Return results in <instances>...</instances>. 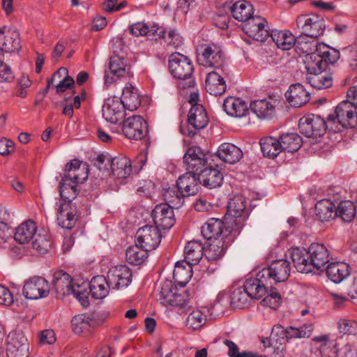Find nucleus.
Segmentation results:
<instances>
[{"instance_id":"35","label":"nucleus","mask_w":357,"mask_h":357,"mask_svg":"<svg viewBox=\"0 0 357 357\" xmlns=\"http://www.w3.org/2000/svg\"><path fill=\"white\" fill-rule=\"evenodd\" d=\"M328 278L335 283H340L349 276L351 268L347 263L336 261L329 264L326 268Z\"/></svg>"},{"instance_id":"64","label":"nucleus","mask_w":357,"mask_h":357,"mask_svg":"<svg viewBox=\"0 0 357 357\" xmlns=\"http://www.w3.org/2000/svg\"><path fill=\"white\" fill-rule=\"evenodd\" d=\"M206 316L199 310L191 312L187 319V326L193 330H197L205 324Z\"/></svg>"},{"instance_id":"5","label":"nucleus","mask_w":357,"mask_h":357,"mask_svg":"<svg viewBox=\"0 0 357 357\" xmlns=\"http://www.w3.org/2000/svg\"><path fill=\"white\" fill-rule=\"evenodd\" d=\"M261 272L271 285L285 282L290 275V262L284 259L275 260L268 267L262 268Z\"/></svg>"},{"instance_id":"19","label":"nucleus","mask_w":357,"mask_h":357,"mask_svg":"<svg viewBox=\"0 0 357 357\" xmlns=\"http://www.w3.org/2000/svg\"><path fill=\"white\" fill-rule=\"evenodd\" d=\"M20 38L19 32L10 27L0 29V54L17 52L20 50Z\"/></svg>"},{"instance_id":"56","label":"nucleus","mask_w":357,"mask_h":357,"mask_svg":"<svg viewBox=\"0 0 357 357\" xmlns=\"http://www.w3.org/2000/svg\"><path fill=\"white\" fill-rule=\"evenodd\" d=\"M159 30V26L158 24H153L149 27L146 23L139 22L131 24L129 26L130 33L135 36H149L154 37L158 36V31Z\"/></svg>"},{"instance_id":"4","label":"nucleus","mask_w":357,"mask_h":357,"mask_svg":"<svg viewBox=\"0 0 357 357\" xmlns=\"http://www.w3.org/2000/svg\"><path fill=\"white\" fill-rule=\"evenodd\" d=\"M296 24L301 33L311 38L323 35L326 28L324 18L314 13L299 15L296 19Z\"/></svg>"},{"instance_id":"27","label":"nucleus","mask_w":357,"mask_h":357,"mask_svg":"<svg viewBox=\"0 0 357 357\" xmlns=\"http://www.w3.org/2000/svg\"><path fill=\"white\" fill-rule=\"evenodd\" d=\"M198 175L188 172L180 176L176 181V187L185 197L195 195L199 190Z\"/></svg>"},{"instance_id":"10","label":"nucleus","mask_w":357,"mask_h":357,"mask_svg":"<svg viewBox=\"0 0 357 357\" xmlns=\"http://www.w3.org/2000/svg\"><path fill=\"white\" fill-rule=\"evenodd\" d=\"M201 50V53H199L197 56V61L200 65L218 69L222 67L224 57L220 46L211 43L203 45Z\"/></svg>"},{"instance_id":"25","label":"nucleus","mask_w":357,"mask_h":357,"mask_svg":"<svg viewBox=\"0 0 357 357\" xmlns=\"http://www.w3.org/2000/svg\"><path fill=\"white\" fill-rule=\"evenodd\" d=\"M312 270H321L329 262L330 254L326 247L319 243H312L307 249Z\"/></svg>"},{"instance_id":"26","label":"nucleus","mask_w":357,"mask_h":357,"mask_svg":"<svg viewBox=\"0 0 357 357\" xmlns=\"http://www.w3.org/2000/svg\"><path fill=\"white\" fill-rule=\"evenodd\" d=\"M232 241V237H222L208 241V244L204 252L206 258L211 261L219 260L224 256L229 243Z\"/></svg>"},{"instance_id":"63","label":"nucleus","mask_w":357,"mask_h":357,"mask_svg":"<svg viewBox=\"0 0 357 357\" xmlns=\"http://www.w3.org/2000/svg\"><path fill=\"white\" fill-rule=\"evenodd\" d=\"M32 246L39 253L45 254L50 249L52 242L45 235L36 234L32 241Z\"/></svg>"},{"instance_id":"30","label":"nucleus","mask_w":357,"mask_h":357,"mask_svg":"<svg viewBox=\"0 0 357 357\" xmlns=\"http://www.w3.org/2000/svg\"><path fill=\"white\" fill-rule=\"evenodd\" d=\"M197 175L199 183L210 189L220 187L223 181L220 171L211 167H204Z\"/></svg>"},{"instance_id":"20","label":"nucleus","mask_w":357,"mask_h":357,"mask_svg":"<svg viewBox=\"0 0 357 357\" xmlns=\"http://www.w3.org/2000/svg\"><path fill=\"white\" fill-rule=\"evenodd\" d=\"M152 218L155 227L162 229H169L175 223L173 208L168 204L157 205L152 211Z\"/></svg>"},{"instance_id":"42","label":"nucleus","mask_w":357,"mask_h":357,"mask_svg":"<svg viewBox=\"0 0 357 357\" xmlns=\"http://www.w3.org/2000/svg\"><path fill=\"white\" fill-rule=\"evenodd\" d=\"M316 57L318 56V60L314 64L320 66L322 61L331 64L335 63L339 59L340 53L338 50L330 48L329 46L324 43H319L316 48Z\"/></svg>"},{"instance_id":"14","label":"nucleus","mask_w":357,"mask_h":357,"mask_svg":"<svg viewBox=\"0 0 357 357\" xmlns=\"http://www.w3.org/2000/svg\"><path fill=\"white\" fill-rule=\"evenodd\" d=\"M183 163L188 172L198 174L201 170L206 167V153L199 146H191L187 149L183 156Z\"/></svg>"},{"instance_id":"15","label":"nucleus","mask_w":357,"mask_h":357,"mask_svg":"<svg viewBox=\"0 0 357 357\" xmlns=\"http://www.w3.org/2000/svg\"><path fill=\"white\" fill-rule=\"evenodd\" d=\"M161 234L157 227L145 225L139 228L136 234L137 243L151 251L158 247L161 241Z\"/></svg>"},{"instance_id":"53","label":"nucleus","mask_w":357,"mask_h":357,"mask_svg":"<svg viewBox=\"0 0 357 357\" xmlns=\"http://www.w3.org/2000/svg\"><path fill=\"white\" fill-rule=\"evenodd\" d=\"M163 197L166 202L165 204H168L172 208H179L183 206L185 196L178 188L169 187L164 189Z\"/></svg>"},{"instance_id":"44","label":"nucleus","mask_w":357,"mask_h":357,"mask_svg":"<svg viewBox=\"0 0 357 357\" xmlns=\"http://www.w3.org/2000/svg\"><path fill=\"white\" fill-rule=\"evenodd\" d=\"M309 36L301 34L296 38V43L294 46L298 53L304 54L310 59L314 58L316 60V48L319 45L314 40H309Z\"/></svg>"},{"instance_id":"8","label":"nucleus","mask_w":357,"mask_h":357,"mask_svg":"<svg viewBox=\"0 0 357 357\" xmlns=\"http://www.w3.org/2000/svg\"><path fill=\"white\" fill-rule=\"evenodd\" d=\"M50 291V286L45 278L33 276L24 282L22 293L28 299L37 300L47 297Z\"/></svg>"},{"instance_id":"49","label":"nucleus","mask_w":357,"mask_h":357,"mask_svg":"<svg viewBox=\"0 0 357 357\" xmlns=\"http://www.w3.org/2000/svg\"><path fill=\"white\" fill-rule=\"evenodd\" d=\"M192 266L189 264L185 265L183 261L176 263L173 278L178 284L184 287L190 281L192 276Z\"/></svg>"},{"instance_id":"39","label":"nucleus","mask_w":357,"mask_h":357,"mask_svg":"<svg viewBox=\"0 0 357 357\" xmlns=\"http://www.w3.org/2000/svg\"><path fill=\"white\" fill-rule=\"evenodd\" d=\"M119 100L125 108L130 112L135 111L141 105L138 90L131 84L124 87L122 96Z\"/></svg>"},{"instance_id":"61","label":"nucleus","mask_w":357,"mask_h":357,"mask_svg":"<svg viewBox=\"0 0 357 357\" xmlns=\"http://www.w3.org/2000/svg\"><path fill=\"white\" fill-rule=\"evenodd\" d=\"M266 294L267 295L261 301V303L263 305L268 306L271 309H278L282 303V297L280 293L277 291L275 288H273V287L271 286Z\"/></svg>"},{"instance_id":"43","label":"nucleus","mask_w":357,"mask_h":357,"mask_svg":"<svg viewBox=\"0 0 357 357\" xmlns=\"http://www.w3.org/2000/svg\"><path fill=\"white\" fill-rule=\"evenodd\" d=\"M277 47L282 50H289L296 43V38L289 31H273L270 34Z\"/></svg>"},{"instance_id":"6","label":"nucleus","mask_w":357,"mask_h":357,"mask_svg":"<svg viewBox=\"0 0 357 357\" xmlns=\"http://www.w3.org/2000/svg\"><path fill=\"white\" fill-rule=\"evenodd\" d=\"M298 128L301 133L307 137L317 138L323 136L326 130V122L321 116L310 114L300 119Z\"/></svg>"},{"instance_id":"29","label":"nucleus","mask_w":357,"mask_h":357,"mask_svg":"<svg viewBox=\"0 0 357 357\" xmlns=\"http://www.w3.org/2000/svg\"><path fill=\"white\" fill-rule=\"evenodd\" d=\"M110 167L113 176L120 182L128 178L132 172L130 160L123 155L113 158Z\"/></svg>"},{"instance_id":"51","label":"nucleus","mask_w":357,"mask_h":357,"mask_svg":"<svg viewBox=\"0 0 357 357\" xmlns=\"http://www.w3.org/2000/svg\"><path fill=\"white\" fill-rule=\"evenodd\" d=\"M148 250L139 243L132 245L126 250V260L130 264L139 265L148 257Z\"/></svg>"},{"instance_id":"55","label":"nucleus","mask_w":357,"mask_h":357,"mask_svg":"<svg viewBox=\"0 0 357 357\" xmlns=\"http://www.w3.org/2000/svg\"><path fill=\"white\" fill-rule=\"evenodd\" d=\"M264 348H269L278 357L283 355L285 349V340L284 336H267L261 339Z\"/></svg>"},{"instance_id":"54","label":"nucleus","mask_w":357,"mask_h":357,"mask_svg":"<svg viewBox=\"0 0 357 357\" xmlns=\"http://www.w3.org/2000/svg\"><path fill=\"white\" fill-rule=\"evenodd\" d=\"M280 142L282 151L294 153L301 148L302 139L296 133H286L280 135Z\"/></svg>"},{"instance_id":"22","label":"nucleus","mask_w":357,"mask_h":357,"mask_svg":"<svg viewBox=\"0 0 357 357\" xmlns=\"http://www.w3.org/2000/svg\"><path fill=\"white\" fill-rule=\"evenodd\" d=\"M4 344L7 357H29V342L26 336H6Z\"/></svg>"},{"instance_id":"57","label":"nucleus","mask_w":357,"mask_h":357,"mask_svg":"<svg viewBox=\"0 0 357 357\" xmlns=\"http://www.w3.org/2000/svg\"><path fill=\"white\" fill-rule=\"evenodd\" d=\"M251 301L244 286L234 289L230 296V304L234 307H245L250 305Z\"/></svg>"},{"instance_id":"31","label":"nucleus","mask_w":357,"mask_h":357,"mask_svg":"<svg viewBox=\"0 0 357 357\" xmlns=\"http://www.w3.org/2000/svg\"><path fill=\"white\" fill-rule=\"evenodd\" d=\"M217 155L223 162L235 164L243 158V151L240 148L231 143H223L218 149Z\"/></svg>"},{"instance_id":"32","label":"nucleus","mask_w":357,"mask_h":357,"mask_svg":"<svg viewBox=\"0 0 357 357\" xmlns=\"http://www.w3.org/2000/svg\"><path fill=\"white\" fill-rule=\"evenodd\" d=\"M227 85L222 76L216 71L209 72L205 79V89L213 96H220L226 91Z\"/></svg>"},{"instance_id":"48","label":"nucleus","mask_w":357,"mask_h":357,"mask_svg":"<svg viewBox=\"0 0 357 357\" xmlns=\"http://www.w3.org/2000/svg\"><path fill=\"white\" fill-rule=\"evenodd\" d=\"M337 218L344 222H350L354 218H357V207L349 200L342 201L336 206Z\"/></svg>"},{"instance_id":"47","label":"nucleus","mask_w":357,"mask_h":357,"mask_svg":"<svg viewBox=\"0 0 357 357\" xmlns=\"http://www.w3.org/2000/svg\"><path fill=\"white\" fill-rule=\"evenodd\" d=\"M250 109L261 119H271L275 114V107L266 100H257L251 102Z\"/></svg>"},{"instance_id":"33","label":"nucleus","mask_w":357,"mask_h":357,"mask_svg":"<svg viewBox=\"0 0 357 357\" xmlns=\"http://www.w3.org/2000/svg\"><path fill=\"white\" fill-rule=\"evenodd\" d=\"M222 107L228 115L236 118L243 117L248 112L246 102L239 98H227L223 102Z\"/></svg>"},{"instance_id":"50","label":"nucleus","mask_w":357,"mask_h":357,"mask_svg":"<svg viewBox=\"0 0 357 357\" xmlns=\"http://www.w3.org/2000/svg\"><path fill=\"white\" fill-rule=\"evenodd\" d=\"M109 70L116 77L129 75L130 66L127 64L123 55L114 54L110 58Z\"/></svg>"},{"instance_id":"12","label":"nucleus","mask_w":357,"mask_h":357,"mask_svg":"<svg viewBox=\"0 0 357 357\" xmlns=\"http://www.w3.org/2000/svg\"><path fill=\"white\" fill-rule=\"evenodd\" d=\"M122 123L123 132L129 139H142L147 134V123L140 116L132 115L126 118Z\"/></svg>"},{"instance_id":"41","label":"nucleus","mask_w":357,"mask_h":357,"mask_svg":"<svg viewBox=\"0 0 357 357\" xmlns=\"http://www.w3.org/2000/svg\"><path fill=\"white\" fill-rule=\"evenodd\" d=\"M111 285L103 275L94 276L91 280V296L96 299H102L109 293Z\"/></svg>"},{"instance_id":"37","label":"nucleus","mask_w":357,"mask_h":357,"mask_svg":"<svg viewBox=\"0 0 357 357\" xmlns=\"http://www.w3.org/2000/svg\"><path fill=\"white\" fill-rule=\"evenodd\" d=\"M204 245L200 241L192 240L186 244L184 248L185 263L196 265L204 255Z\"/></svg>"},{"instance_id":"52","label":"nucleus","mask_w":357,"mask_h":357,"mask_svg":"<svg viewBox=\"0 0 357 357\" xmlns=\"http://www.w3.org/2000/svg\"><path fill=\"white\" fill-rule=\"evenodd\" d=\"M312 331V324H305L299 328L292 326L284 328L281 324H276L272 327L271 335H307Z\"/></svg>"},{"instance_id":"60","label":"nucleus","mask_w":357,"mask_h":357,"mask_svg":"<svg viewBox=\"0 0 357 357\" xmlns=\"http://www.w3.org/2000/svg\"><path fill=\"white\" fill-rule=\"evenodd\" d=\"M73 294L83 307L89 306V282L84 280L81 284L77 282Z\"/></svg>"},{"instance_id":"17","label":"nucleus","mask_w":357,"mask_h":357,"mask_svg":"<svg viewBox=\"0 0 357 357\" xmlns=\"http://www.w3.org/2000/svg\"><path fill=\"white\" fill-rule=\"evenodd\" d=\"M108 282L114 289L127 287L132 281V273L125 265H119L110 268L107 273Z\"/></svg>"},{"instance_id":"7","label":"nucleus","mask_w":357,"mask_h":357,"mask_svg":"<svg viewBox=\"0 0 357 357\" xmlns=\"http://www.w3.org/2000/svg\"><path fill=\"white\" fill-rule=\"evenodd\" d=\"M335 120L343 128H354L357 125L356 107L349 101L341 102L335 108V115L328 116L329 121Z\"/></svg>"},{"instance_id":"40","label":"nucleus","mask_w":357,"mask_h":357,"mask_svg":"<svg viewBox=\"0 0 357 357\" xmlns=\"http://www.w3.org/2000/svg\"><path fill=\"white\" fill-rule=\"evenodd\" d=\"M36 231V224L33 220H26L17 227L14 238L20 244L28 243L34 238Z\"/></svg>"},{"instance_id":"23","label":"nucleus","mask_w":357,"mask_h":357,"mask_svg":"<svg viewBox=\"0 0 357 357\" xmlns=\"http://www.w3.org/2000/svg\"><path fill=\"white\" fill-rule=\"evenodd\" d=\"M271 286L264 275L262 276L261 271L257 273L256 278L248 279L244 283V287L252 300L261 298L266 294Z\"/></svg>"},{"instance_id":"59","label":"nucleus","mask_w":357,"mask_h":357,"mask_svg":"<svg viewBox=\"0 0 357 357\" xmlns=\"http://www.w3.org/2000/svg\"><path fill=\"white\" fill-rule=\"evenodd\" d=\"M158 36L162 38L167 45L173 46L176 48L183 43V38L180 34L174 29H165L159 26Z\"/></svg>"},{"instance_id":"36","label":"nucleus","mask_w":357,"mask_h":357,"mask_svg":"<svg viewBox=\"0 0 357 357\" xmlns=\"http://www.w3.org/2000/svg\"><path fill=\"white\" fill-rule=\"evenodd\" d=\"M314 344H317L322 357H337L338 343L337 340H330L329 336H315L312 339Z\"/></svg>"},{"instance_id":"38","label":"nucleus","mask_w":357,"mask_h":357,"mask_svg":"<svg viewBox=\"0 0 357 357\" xmlns=\"http://www.w3.org/2000/svg\"><path fill=\"white\" fill-rule=\"evenodd\" d=\"M315 215L320 221L329 222L337 218L336 206L330 199H321L315 205Z\"/></svg>"},{"instance_id":"28","label":"nucleus","mask_w":357,"mask_h":357,"mask_svg":"<svg viewBox=\"0 0 357 357\" xmlns=\"http://www.w3.org/2000/svg\"><path fill=\"white\" fill-rule=\"evenodd\" d=\"M288 102L294 107H300L310 100V94L301 84H291L285 93Z\"/></svg>"},{"instance_id":"18","label":"nucleus","mask_w":357,"mask_h":357,"mask_svg":"<svg viewBox=\"0 0 357 357\" xmlns=\"http://www.w3.org/2000/svg\"><path fill=\"white\" fill-rule=\"evenodd\" d=\"M208 123V119L204 107L200 104L192 105L188 112V135L194 136L195 130L204 128Z\"/></svg>"},{"instance_id":"45","label":"nucleus","mask_w":357,"mask_h":357,"mask_svg":"<svg viewBox=\"0 0 357 357\" xmlns=\"http://www.w3.org/2000/svg\"><path fill=\"white\" fill-rule=\"evenodd\" d=\"M260 146L263 155L269 158H275L282 151L280 139L271 136L261 139Z\"/></svg>"},{"instance_id":"24","label":"nucleus","mask_w":357,"mask_h":357,"mask_svg":"<svg viewBox=\"0 0 357 357\" xmlns=\"http://www.w3.org/2000/svg\"><path fill=\"white\" fill-rule=\"evenodd\" d=\"M201 233L203 237L208 241L217 238L231 237L230 231L224 227L223 222L218 218L208 219L202 227Z\"/></svg>"},{"instance_id":"13","label":"nucleus","mask_w":357,"mask_h":357,"mask_svg":"<svg viewBox=\"0 0 357 357\" xmlns=\"http://www.w3.org/2000/svg\"><path fill=\"white\" fill-rule=\"evenodd\" d=\"M305 68L307 70L306 79L312 87L323 89L332 86V77L326 72L321 71L320 66L307 61Z\"/></svg>"},{"instance_id":"1","label":"nucleus","mask_w":357,"mask_h":357,"mask_svg":"<svg viewBox=\"0 0 357 357\" xmlns=\"http://www.w3.org/2000/svg\"><path fill=\"white\" fill-rule=\"evenodd\" d=\"M89 171L88 164L77 159L71 160L65 167L63 176L59 185L61 199L55 204L56 222L63 229H71L75 225L78 215L77 206L72 201L78 195V185L87 180Z\"/></svg>"},{"instance_id":"3","label":"nucleus","mask_w":357,"mask_h":357,"mask_svg":"<svg viewBox=\"0 0 357 357\" xmlns=\"http://www.w3.org/2000/svg\"><path fill=\"white\" fill-rule=\"evenodd\" d=\"M156 298L162 305H172L185 310L189 306L187 291L178 289L171 280L161 281L156 289Z\"/></svg>"},{"instance_id":"62","label":"nucleus","mask_w":357,"mask_h":357,"mask_svg":"<svg viewBox=\"0 0 357 357\" xmlns=\"http://www.w3.org/2000/svg\"><path fill=\"white\" fill-rule=\"evenodd\" d=\"M73 331L76 334L86 332L89 328V315L82 314L72 319Z\"/></svg>"},{"instance_id":"58","label":"nucleus","mask_w":357,"mask_h":357,"mask_svg":"<svg viewBox=\"0 0 357 357\" xmlns=\"http://www.w3.org/2000/svg\"><path fill=\"white\" fill-rule=\"evenodd\" d=\"M245 198L242 195H237L229 202L227 213L234 218H239L245 213Z\"/></svg>"},{"instance_id":"16","label":"nucleus","mask_w":357,"mask_h":357,"mask_svg":"<svg viewBox=\"0 0 357 357\" xmlns=\"http://www.w3.org/2000/svg\"><path fill=\"white\" fill-rule=\"evenodd\" d=\"M112 158L109 154L97 153L92 160L91 174L94 179V185H100L104 183V178L109 174V165H111Z\"/></svg>"},{"instance_id":"46","label":"nucleus","mask_w":357,"mask_h":357,"mask_svg":"<svg viewBox=\"0 0 357 357\" xmlns=\"http://www.w3.org/2000/svg\"><path fill=\"white\" fill-rule=\"evenodd\" d=\"M231 13L234 19L244 24L253 17V7L249 2L237 1L231 7Z\"/></svg>"},{"instance_id":"34","label":"nucleus","mask_w":357,"mask_h":357,"mask_svg":"<svg viewBox=\"0 0 357 357\" xmlns=\"http://www.w3.org/2000/svg\"><path fill=\"white\" fill-rule=\"evenodd\" d=\"M291 257L298 272L307 273L313 271L307 250L293 248L291 250Z\"/></svg>"},{"instance_id":"21","label":"nucleus","mask_w":357,"mask_h":357,"mask_svg":"<svg viewBox=\"0 0 357 357\" xmlns=\"http://www.w3.org/2000/svg\"><path fill=\"white\" fill-rule=\"evenodd\" d=\"M53 289L59 296L73 294L76 282L73 278L63 270H58L53 274Z\"/></svg>"},{"instance_id":"11","label":"nucleus","mask_w":357,"mask_h":357,"mask_svg":"<svg viewBox=\"0 0 357 357\" xmlns=\"http://www.w3.org/2000/svg\"><path fill=\"white\" fill-rule=\"evenodd\" d=\"M125 108L118 97H110L106 99L102 107L104 119L111 123H121L127 116Z\"/></svg>"},{"instance_id":"2","label":"nucleus","mask_w":357,"mask_h":357,"mask_svg":"<svg viewBox=\"0 0 357 357\" xmlns=\"http://www.w3.org/2000/svg\"><path fill=\"white\" fill-rule=\"evenodd\" d=\"M169 68L172 75L181 79L178 83L179 89L194 88L195 81L192 77L194 68L192 61L185 56L174 52L169 58Z\"/></svg>"},{"instance_id":"9","label":"nucleus","mask_w":357,"mask_h":357,"mask_svg":"<svg viewBox=\"0 0 357 357\" xmlns=\"http://www.w3.org/2000/svg\"><path fill=\"white\" fill-rule=\"evenodd\" d=\"M243 31L249 37L259 42H264L270 36L266 19L256 15L243 24Z\"/></svg>"}]
</instances>
